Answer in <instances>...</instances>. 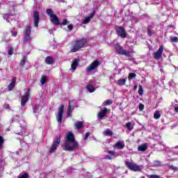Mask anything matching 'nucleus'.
<instances>
[{
  "label": "nucleus",
  "instance_id": "54",
  "mask_svg": "<svg viewBox=\"0 0 178 178\" xmlns=\"http://www.w3.org/2000/svg\"><path fill=\"white\" fill-rule=\"evenodd\" d=\"M20 72H22V70H20Z\"/></svg>",
  "mask_w": 178,
  "mask_h": 178
},
{
  "label": "nucleus",
  "instance_id": "39",
  "mask_svg": "<svg viewBox=\"0 0 178 178\" xmlns=\"http://www.w3.org/2000/svg\"><path fill=\"white\" fill-rule=\"evenodd\" d=\"M144 108H145L144 104H139V111H144Z\"/></svg>",
  "mask_w": 178,
  "mask_h": 178
},
{
  "label": "nucleus",
  "instance_id": "44",
  "mask_svg": "<svg viewBox=\"0 0 178 178\" xmlns=\"http://www.w3.org/2000/svg\"><path fill=\"white\" fill-rule=\"evenodd\" d=\"M88 137H90V132H86L85 134V140H87V138H88Z\"/></svg>",
  "mask_w": 178,
  "mask_h": 178
},
{
  "label": "nucleus",
  "instance_id": "43",
  "mask_svg": "<svg viewBox=\"0 0 178 178\" xmlns=\"http://www.w3.org/2000/svg\"><path fill=\"white\" fill-rule=\"evenodd\" d=\"M111 104H112V101L111 100H108L105 102L104 104V106H106V105H111Z\"/></svg>",
  "mask_w": 178,
  "mask_h": 178
},
{
  "label": "nucleus",
  "instance_id": "15",
  "mask_svg": "<svg viewBox=\"0 0 178 178\" xmlns=\"http://www.w3.org/2000/svg\"><path fill=\"white\" fill-rule=\"evenodd\" d=\"M80 62V59L75 58L71 65V69L72 70H76L77 67L79 66V63Z\"/></svg>",
  "mask_w": 178,
  "mask_h": 178
},
{
  "label": "nucleus",
  "instance_id": "4",
  "mask_svg": "<svg viewBox=\"0 0 178 178\" xmlns=\"http://www.w3.org/2000/svg\"><path fill=\"white\" fill-rule=\"evenodd\" d=\"M124 163L125 166L132 172H141L142 170L141 165H137L135 163L125 161Z\"/></svg>",
  "mask_w": 178,
  "mask_h": 178
},
{
  "label": "nucleus",
  "instance_id": "24",
  "mask_svg": "<svg viewBox=\"0 0 178 178\" xmlns=\"http://www.w3.org/2000/svg\"><path fill=\"white\" fill-rule=\"evenodd\" d=\"M103 134H104V136H110V137H111V136H112V131H111V129H106V130H104V131H103Z\"/></svg>",
  "mask_w": 178,
  "mask_h": 178
},
{
  "label": "nucleus",
  "instance_id": "11",
  "mask_svg": "<svg viewBox=\"0 0 178 178\" xmlns=\"http://www.w3.org/2000/svg\"><path fill=\"white\" fill-rule=\"evenodd\" d=\"M31 35V27L29 25H26V27L24 31V38H25L26 43L30 41Z\"/></svg>",
  "mask_w": 178,
  "mask_h": 178
},
{
  "label": "nucleus",
  "instance_id": "47",
  "mask_svg": "<svg viewBox=\"0 0 178 178\" xmlns=\"http://www.w3.org/2000/svg\"><path fill=\"white\" fill-rule=\"evenodd\" d=\"M13 37H16L17 35V32H12Z\"/></svg>",
  "mask_w": 178,
  "mask_h": 178
},
{
  "label": "nucleus",
  "instance_id": "37",
  "mask_svg": "<svg viewBox=\"0 0 178 178\" xmlns=\"http://www.w3.org/2000/svg\"><path fill=\"white\" fill-rule=\"evenodd\" d=\"M18 178H29V174L24 173L21 177H18Z\"/></svg>",
  "mask_w": 178,
  "mask_h": 178
},
{
  "label": "nucleus",
  "instance_id": "41",
  "mask_svg": "<svg viewBox=\"0 0 178 178\" xmlns=\"http://www.w3.org/2000/svg\"><path fill=\"white\" fill-rule=\"evenodd\" d=\"M149 178H161V177L159 175H152L149 176Z\"/></svg>",
  "mask_w": 178,
  "mask_h": 178
},
{
  "label": "nucleus",
  "instance_id": "50",
  "mask_svg": "<svg viewBox=\"0 0 178 178\" xmlns=\"http://www.w3.org/2000/svg\"><path fill=\"white\" fill-rule=\"evenodd\" d=\"M115 154H116V152H112V155H115Z\"/></svg>",
  "mask_w": 178,
  "mask_h": 178
},
{
  "label": "nucleus",
  "instance_id": "9",
  "mask_svg": "<svg viewBox=\"0 0 178 178\" xmlns=\"http://www.w3.org/2000/svg\"><path fill=\"white\" fill-rule=\"evenodd\" d=\"M65 113V105L61 104L59 109L58 112L56 115V119L58 123H60L63 119V113Z\"/></svg>",
  "mask_w": 178,
  "mask_h": 178
},
{
  "label": "nucleus",
  "instance_id": "53",
  "mask_svg": "<svg viewBox=\"0 0 178 178\" xmlns=\"http://www.w3.org/2000/svg\"><path fill=\"white\" fill-rule=\"evenodd\" d=\"M108 154H112V151H109V152H108Z\"/></svg>",
  "mask_w": 178,
  "mask_h": 178
},
{
  "label": "nucleus",
  "instance_id": "29",
  "mask_svg": "<svg viewBox=\"0 0 178 178\" xmlns=\"http://www.w3.org/2000/svg\"><path fill=\"white\" fill-rule=\"evenodd\" d=\"M5 142V139L2 137V136H0V148L2 149V147H3V143Z\"/></svg>",
  "mask_w": 178,
  "mask_h": 178
},
{
  "label": "nucleus",
  "instance_id": "5",
  "mask_svg": "<svg viewBox=\"0 0 178 178\" xmlns=\"http://www.w3.org/2000/svg\"><path fill=\"white\" fill-rule=\"evenodd\" d=\"M86 45V39L82 38L79 40H76L74 44L73 45L72 52H77L79 49H81Z\"/></svg>",
  "mask_w": 178,
  "mask_h": 178
},
{
  "label": "nucleus",
  "instance_id": "20",
  "mask_svg": "<svg viewBox=\"0 0 178 178\" xmlns=\"http://www.w3.org/2000/svg\"><path fill=\"white\" fill-rule=\"evenodd\" d=\"M27 60V57H26V56H24L22 58V60H20L19 63V67H24V65H26V61Z\"/></svg>",
  "mask_w": 178,
  "mask_h": 178
},
{
  "label": "nucleus",
  "instance_id": "16",
  "mask_svg": "<svg viewBox=\"0 0 178 178\" xmlns=\"http://www.w3.org/2000/svg\"><path fill=\"white\" fill-rule=\"evenodd\" d=\"M113 148H117V149H123V148H124V143L118 141L113 145Z\"/></svg>",
  "mask_w": 178,
  "mask_h": 178
},
{
  "label": "nucleus",
  "instance_id": "42",
  "mask_svg": "<svg viewBox=\"0 0 178 178\" xmlns=\"http://www.w3.org/2000/svg\"><path fill=\"white\" fill-rule=\"evenodd\" d=\"M67 29H69L70 31H72V30H73V24H69Z\"/></svg>",
  "mask_w": 178,
  "mask_h": 178
},
{
  "label": "nucleus",
  "instance_id": "18",
  "mask_svg": "<svg viewBox=\"0 0 178 178\" xmlns=\"http://www.w3.org/2000/svg\"><path fill=\"white\" fill-rule=\"evenodd\" d=\"M107 112H108V108L106 107H105L103 110H102L99 113V118H100V119H102V118H104L105 116V115H106Z\"/></svg>",
  "mask_w": 178,
  "mask_h": 178
},
{
  "label": "nucleus",
  "instance_id": "19",
  "mask_svg": "<svg viewBox=\"0 0 178 178\" xmlns=\"http://www.w3.org/2000/svg\"><path fill=\"white\" fill-rule=\"evenodd\" d=\"M54 58L51 56H47L45 58V63L47 65H54Z\"/></svg>",
  "mask_w": 178,
  "mask_h": 178
},
{
  "label": "nucleus",
  "instance_id": "33",
  "mask_svg": "<svg viewBox=\"0 0 178 178\" xmlns=\"http://www.w3.org/2000/svg\"><path fill=\"white\" fill-rule=\"evenodd\" d=\"M91 20V18H90L89 17H86L83 21V24H87L88 23H90Z\"/></svg>",
  "mask_w": 178,
  "mask_h": 178
},
{
  "label": "nucleus",
  "instance_id": "22",
  "mask_svg": "<svg viewBox=\"0 0 178 178\" xmlns=\"http://www.w3.org/2000/svg\"><path fill=\"white\" fill-rule=\"evenodd\" d=\"M126 81H127L126 78L121 79L117 81V84L118 86H124V84H126Z\"/></svg>",
  "mask_w": 178,
  "mask_h": 178
},
{
  "label": "nucleus",
  "instance_id": "38",
  "mask_svg": "<svg viewBox=\"0 0 178 178\" xmlns=\"http://www.w3.org/2000/svg\"><path fill=\"white\" fill-rule=\"evenodd\" d=\"M147 35L149 37H151L152 35V31L149 28L147 29Z\"/></svg>",
  "mask_w": 178,
  "mask_h": 178
},
{
  "label": "nucleus",
  "instance_id": "13",
  "mask_svg": "<svg viewBox=\"0 0 178 178\" xmlns=\"http://www.w3.org/2000/svg\"><path fill=\"white\" fill-rule=\"evenodd\" d=\"M33 22L35 27H38V23H40V13L38 11L33 12Z\"/></svg>",
  "mask_w": 178,
  "mask_h": 178
},
{
  "label": "nucleus",
  "instance_id": "1",
  "mask_svg": "<svg viewBox=\"0 0 178 178\" xmlns=\"http://www.w3.org/2000/svg\"><path fill=\"white\" fill-rule=\"evenodd\" d=\"M79 147V143L76 141L74 134L72 131L65 134V141L64 143V151H74Z\"/></svg>",
  "mask_w": 178,
  "mask_h": 178
},
{
  "label": "nucleus",
  "instance_id": "10",
  "mask_svg": "<svg viewBox=\"0 0 178 178\" xmlns=\"http://www.w3.org/2000/svg\"><path fill=\"white\" fill-rule=\"evenodd\" d=\"M99 65H101V63H99V60H94L91 64L89 65L88 67H86V72H92V70H95V69H97V67H98Z\"/></svg>",
  "mask_w": 178,
  "mask_h": 178
},
{
  "label": "nucleus",
  "instance_id": "35",
  "mask_svg": "<svg viewBox=\"0 0 178 178\" xmlns=\"http://www.w3.org/2000/svg\"><path fill=\"white\" fill-rule=\"evenodd\" d=\"M69 23V21H67V19H63V22L60 23V24H63V26H66Z\"/></svg>",
  "mask_w": 178,
  "mask_h": 178
},
{
  "label": "nucleus",
  "instance_id": "48",
  "mask_svg": "<svg viewBox=\"0 0 178 178\" xmlns=\"http://www.w3.org/2000/svg\"><path fill=\"white\" fill-rule=\"evenodd\" d=\"M175 111L178 113V106L175 107Z\"/></svg>",
  "mask_w": 178,
  "mask_h": 178
},
{
  "label": "nucleus",
  "instance_id": "21",
  "mask_svg": "<svg viewBox=\"0 0 178 178\" xmlns=\"http://www.w3.org/2000/svg\"><path fill=\"white\" fill-rule=\"evenodd\" d=\"M147 148H148V146H147V144H143L138 146V151H141V152H144L145 151H147Z\"/></svg>",
  "mask_w": 178,
  "mask_h": 178
},
{
  "label": "nucleus",
  "instance_id": "49",
  "mask_svg": "<svg viewBox=\"0 0 178 178\" xmlns=\"http://www.w3.org/2000/svg\"><path fill=\"white\" fill-rule=\"evenodd\" d=\"M3 17L4 19H8V14H4Z\"/></svg>",
  "mask_w": 178,
  "mask_h": 178
},
{
  "label": "nucleus",
  "instance_id": "2",
  "mask_svg": "<svg viewBox=\"0 0 178 178\" xmlns=\"http://www.w3.org/2000/svg\"><path fill=\"white\" fill-rule=\"evenodd\" d=\"M46 13L49 16L51 22L54 23V26H59L60 24V21L56 15L54 14L52 9H47Z\"/></svg>",
  "mask_w": 178,
  "mask_h": 178
},
{
  "label": "nucleus",
  "instance_id": "6",
  "mask_svg": "<svg viewBox=\"0 0 178 178\" xmlns=\"http://www.w3.org/2000/svg\"><path fill=\"white\" fill-rule=\"evenodd\" d=\"M115 30L117 35L121 38H126L127 37V32L123 26H115Z\"/></svg>",
  "mask_w": 178,
  "mask_h": 178
},
{
  "label": "nucleus",
  "instance_id": "17",
  "mask_svg": "<svg viewBox=\"0 0 178 178\" xmlns=\"http://www.w3.org/2000/svg\"><path fill=\"white\" fill-rule=\"evenodd\" d=\"M15 84H16V77L13 78L11 83L8 85V91H12L13 88H15Z\"/></svg>",
  "mask_w": 178,
  "mask_h": 178
},
{
  "label": "nucleus",
  "instance_id": "27",
  "mask_svg": "<svg viewBox=\"0 0 178 178\" xmlns=\"http://www.w3.org/2000/svg\"><path fill=\"white\" fill-rule=\"evenodd\" d=\"M161 118V111H156L154 113V119L158 120Z\"/></svg>",
  "mask_w": 178,
  "mask_h": 178
},
{
  "label": "nucleus",
  "instance_id": "51",
  "mask_svg": "<svg viewBox=\"0 0 178 178\" xmlns=\"http://www.w3.org/2000/svg\"><path fill=\"white\" fill-rule=\"evenodd\" d=\"M134 90H137V86H134Z\"/></svg>",
  "mask_w": 178,
  "mask_h": 178
},
{
  "label": "nucleus",
  "instance_id": "23",
  "mask_svg": "<svg viewBox=\"0 0 178 178\" xmlns=\"http://www.w3.org/2000/svg\"><path fill=\"white\" fill-rule=\"evenodd\" d=\"M75 127L77 129V130H80V129H83V122L81 121H78L75 124Z\"/></svg>",
  "mask_w": 178,
  "mask_h": 178
},
{
  "label": "nucleus",
  "instance_id": "8",
  "mask_svg": "<svg viewBox=\"0 0 178 178\" xmlns=\"http://www.w3.org/2000/svg\"><path fill=\"white\" fill-rule=\"evenodd\" d=\"M30 92H31V90L30 88H29L25 92L24 95L22 97L21 105L23 108H24V106H26V104L29 102V98L30 97Z\"/></svg>",
  "mask_w": 178,
  "mask_h": 178
},
{
  "label": "nucleus",
  "instance_id": "45",
  "mask_svg": "<svg viewBox=\"0 0 178 178\" xmlns=\"http://www.w3.org/2000/svg\"><path fill=\"white\" fill-rule=\"evenodd\" d=\"M94 15H95V11H93L88 17H90V19H92V17H94Z\"/></svg>",
  "mask_w": 178,
  "mask_h": 178
},
{
  "label": "nucleus",
  "instance_id": "52",
  "mask_svg": "<svg viewBox=\"0 0 178 178\" xmlns=\"http://www.w3.org/2000/svg\"><path fill=\"white\" fill-rule=\"evenodd\" d=\"M34 108H38V105H35V106H34Z\"/></svg>",
  "mask_w": 178,
  "mask_h": 178
},
{
  "label": "nucleus",
  "instance_id": "28",
  "mask_svg": "<svg viewBox=\"0 0 178 178\" xmlns=\"http://www.w3.org/2000/svg\"><path fill=\"white\" fill-rule=\"evenodd\" d=\"M125 127H127V130H129V131H131V130H133V127H131V122H128L126 124Z\"/></svg>",
  "mask_w": 178,
  "mask_h": 178
},
{
  "label": "nucleus",
  "instance_id": "26",
  "mask_svg": "<svg viewBox=\"0 0 178 178\" xmlns=\"http://www.w3.org/2000/svg\"><path fill=\"white\" fill-rule=\"evenodd\" d=\"M86 88L89 92H94L95 91V88H94V86L89 84L86 86Z\"/></svg>",
  "mask_w": 178,
  "mask_h": 178
},
{
  "label": "nucleus",
  "instance_id": "25",
  "mask_svg": "<svg viewBox=\"0 0 178 178\" xmlns=\"http://www.w3.org/2000/svg\"><path fill=\"white\" fill-rule=\"evenodd\" d=\"M2 163H5V160L1 159L0 161V175H2L3 173V168L5 166V165H2Z\"/></svg>",
  "mask_w": 178,
  "mask_h": 178
},
{
  "label": "nucleus",
  "instance_id": "7",
  "mask_svg": "<svg viewBox=\"0 0 178 178\" xmlns=\"http://www.w3.org/2000/svg\"><path fill=\"white\" fill-rule=\"evenodd\" d=\"M115 50L118 55H124V56H130V52L129 51H126L121 47L120 44L117 43L115 46Z\"/></svg>",
  "mask_w": 178,
  "mask_h": 178
},
{
  "label": "nucleus",
  "instance_id": "32",
  "mask_svg": "<svg viewBox=\"0 0 178 178\" xmlns=\"http://www.w3.org/2000/svg\"><path fill=\"white\" fill-rule=\"evenodd\" d=\"M47 83V76H42V79H41V84L42 86H44Z\"/></svg>",
  "mask_w": 178,
  "mask_h": 178
},
{
  "label": "nucleus",
  "instance_id": "40",
  "mask_svg": "<svg viewBox=\"0 0 178 178\" xmlns=\"http://www.w3.org/2000/svg\"><path fill=\"white\" fill-rule=\"evenodd\" d=\"M170 169H171L172 170H178L177 167L174 165H170Z\"/></svg>",
  "mask_w": 178,
  "mask_h": 178
},
{
  "label": "nucleus",
  "instance_id": "36",
  "mask_svg": "<svg viewBox=\"0 0 178 178\" xmlns=\"http://www.w3.org/2000/svg\"><path fill=\"white\" fill-rule=\"evenodd\" d=\"M172 42H178V38L177 37H174L170 38Z\"/></svg>",
  "mask_w": 178,
  "mask_h": 178
},
{
  "label": "nucleus",
  "instance_id": "46",
  "mask_svg": "<svg viewBox=\"0 0 178 178\" xmlns=\"http://www.w3.org/2000/svg\"><path fill=\"white\" fill-rule=\"evenodd\" d=\"M104 159H112V156H111L109 155H106L104 157Z\"/></svg>",
  "mask_w": 178,
  "mask_h": 178
},
{
  "label": "nucleus",
  "instance_id": "31",
  "mask_svg": "<svg viewBox=\"0 0 178 178\" xmlns=\"http://www.w3.org/2000/svg\"><path fill=\"white\" fill-rule=\"evenodd\" d=\"M8 55H9L10 56H12V55H13V47H10L8 48Z\"/></svg>",
  "mask_w": 178,
  "mask_h": 178
},
{
  "label": "nucleus",
  "instance_id": "14",
  "mask_svg": "<svg viewBox=\"0 0 178 178\" xmlns=\"http://www.w3.org/2000/svg\"><path fill=\"white\" fill-rule=\"evenodd\" d=\"M73 109H74V106H72V101H69L68 108L67 110V116L69 118H72V112H73Z\"/></svg>",
  "mask_w": 178,
  "mask_h": 178
},
{
  "label": "nucleus",
  "instance_id": "30",
  "mask_svg": "<svg viewBox=\"0 0 178 178\" xmlns=\"http://www.w3.org/2000/svg\"><path fill=\"white\" fill-rule=\"evenodd\" d=\"M139 95H143V94H144V90L143 89V86L139 85V89L138 91Z\"/></svg>",
  "mask_w": 178,
  "mask_h": 178
},
{
  "label": "nucleus",
  "instance_id": "12",
  "mask_svg": "<svg viewBox=\"0 0 178 178\" xmlns=\"http://www.w3.org/2000/svg\"><path fill=\"white\" fill-rule=\"evenodd\" d=\"M162 54H163V46H160L159 49L154 54V58L156 60H159L162 58Z\"/></svg>",
  "mask_w": 178,
  "mask_h": 178
},
{
  "label": "nucleus",
  "instance_id": "3",
  "mask_svg": "<svg viewBox=\"0 0 178 178\" xmlns=\"http://www.w3.org/2000/svg\"><path fill=\"white\" fill-rule=\"evenodd\" d=\"M61 140H62V135L58 134L56 136V140L53 141V143L49 148V154H52L53 152H55V151H56V149H58V147H59V145H60Z\"/></svg>",
  "mask_w": 178,
  "mask_h": 178
},
{
  "label": "nucleus",
  "instance_id": "34",
  "mask_svg": "<svg viewBox=\"0 0 178 178\" xmlns=\"http://www.w3.org/2000/svg\"><path fill=\"white\" fill-rule=\"evenodd\" d=\"M137 77V74L136 73L131 72L129 74V79H136Z\"/></svg>",
  "mask_w": 178,
  "mask_h": 178
}]
</instances>
